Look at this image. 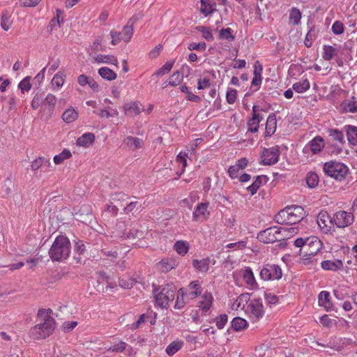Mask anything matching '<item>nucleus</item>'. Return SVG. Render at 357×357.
Instances as JSON below:
<instances>
[{
    "mask_svg": "<svg viewBox=\"0 0 357 357\" xmlns=\"http://www.w3.org/2000/svg\"><path fill=\"white\" fill-rule=\"evenodd\" d=\"M248 293L241 294L236 299L234 306L241 307L252 322L261 319L265 313L261 299L251 298Z\"/></svg>",
    "mask_w": 357,
    "mask_h": 357,
    "instance_id": "1",
    "label": "nucleus"
},
{
    "mask_svg": "<svg viewBox=\"0 0 357 357\" xmlns=\"http://www.w3.org/2000/svg\"><path fill=\"white\" fill-rule=\"evenodd\" d=\"M50 310L41 309L38 310V316L42 322L32 327L29 335L33 340H43L48 337L56 328V321L50 314Z\"/></svg>",
    "mask_w": 357,
    "mask_h": 357,
    "instance_id": "2",
    "label": "nucleus"
},
{
    "mask_svg": "<svg viewBox=\"0 0 357 357\" xmlns=\"http://www.w3.org/2000/svg\"><path fill=\"white\" fill-rule=\"evenodd\" d=\"M306 215L304 208L298 205L288 206L279 211L274 218L280 225H295Z\"/></svg>",
    "mask_w": 357,
    "mask_h": 357,
    "instance_id": "3",
    "label": "nucleus"
},
{
    "mask_svg": "<svg viewBox=\"0 0 357 357\" xmlns=\"http://www.w3.org/2000/svg\"><path fill=\"white\" fill-rule=\"evenodd\" d=\"M70 248L69 239L66 236H59L54 239L49 250L50 257L54 261H63L69 257Z\"/></svg>",
    "mask_w": 357,
    "mask_h": 357,
    "instance_id": "4",
    "label": "nucleus"
},
{
    "mask_svg": "<svg viewBox=\"0 0 357 357\" xmlns=\"http://www.w3.org/2000/svg\"><path fill=\"white\" fill-rule=\"evenodd\" d=\"M296 233L295 227H273L259 232L257 238L264 243H273Z\"/></svg>",
    "mask_w": 357,
    "mask_h": 357,
    "instance_id": "5",
    "label": "nucleus"
},
{
    "mask_svg": "<svg viewBox=\"0 0 357 357\" xmlns=\"http://www.w3.org/2000/svg\"><path fill=\"white\" fill-rule=\"evenodd\" d=\"M323 171L328 176L336 181H342L345 179L349 172V169L348 166L343 162L336 160H330L324 164Z\"/></svg>",
    "mask_w": 357,
    "mask_h": 357,
    "instance_id": "6",
    "label": "nucleus"
},
{
    "mask_svg": "<svg viewBox=\"0 0 357 357\" xmlns=\"http://www.w3.org/2000/svg\"><path fill=\"white\" fill-rule=\"evenodd\" d=\"M158 289H154L155 305L162 308H167L175 298V288L167 284L163 287L158 292Z\"/></svg>",
    "mask_w": 357,
    "mask_h": 357,
    "instance_id": "7",
    "label": "nucleus"
},
{
    "mask_svg": "<svg viewBox=\"0 0 357 357\" xmlns=\"http://www.w3.org/2000/svg\"><path fill=\"white\" fill-rule=\"evenodd\" d=\"M282 276V268L278 264L268 263L260 268L259 277L264 281L278 280Z\"/></svg>",
    "mask_w": 357,
    "mask_h": 357,
    "instance_id": "8",
    "label": "nucleus"
},
{
    "mask_svg": "<svg viewBox=\"0 0 357 357\" xmlns=\"http://www.w3.org/2000/svg\"><path fill=\"white\" fill-rule=\"evenodd\" d=\"M355 218L352 212L345 211H336L333 215V222L337 228L343 229L351 225Z\"/></svg>",
    "mask_w": 357,
    "mask_h": 357,
    "instance_id": "9",
    "label": "nucleus"
},
{
    "mask_svg": "<svg viewBox=\"0 0 357 357\" xmlns=\"http://www.w3.org/2000/svg\"><path fill=\"white\" fill-rule=\"evenodd\" d=\"M280 151L278 146L264 148L261 154L260 164L271 166L276 164L279 160Z\"/></svg>",
    "mask_w": 357,
    "mask_h": 357,
    "instance_id": "10",
    "label": "nucleus"
},
{
    "mask_svg": "<svg viewBox=\"0 0 357 357\" xmlns=\"http://www.w3.org/2000/svg\"><path fill=\"white\" fill-rule=\"evenodd\" d=\"M325 146L324 139L317 135L308 142L303 149V153L308 157L310 155H317L321 153Z\"/></svg>",
    "mask_w": 357,
    "mask_h": 357,
    "instance_id": "11",
    "label": "nucleus"
},
{
    "mask_svg": "<svg viewBox=\"0 0 357 357\" xmlns=\"http://www.w3.org/2000/svg\"><path fill=\"white\" fill-rule=\"evenodd\" d=\"M317 222L320 229L324 234L331 233L335 226L333 222V217H331L328 211L322 210L319 212L317 218Z\"/></svg>",
    "mask_w": 357,
    "mask_h": 357,
    "instance_id": "12",
    "label": "nucleus"
},
{
    "mask_svg": "<svg viewBox=\"0 0 357 357\" xmlns=\"http://www.w3.org/2000/svg\"><path fill=\"white\" fill-rule=\"evenodd\" d=\"M305 246H304V256H315L322 248V243L317 236L306 238Z\"/></svg>",
    "mask_w": 357,
    "mask_h": 357,
    "instance_id": "13",
    "label": "nucleus"
},
{
    "mask_svg": "<svg viewBox=\"0 0 357 357\" xmlns=\"http://www.w3.org/2000/svg\"><path fill=\"white\" fill-rule=\"evenodd\" d=\"M264 119V115L257 106L254 105L252 109V116L248 119L247 126L248 131L252 133L258 132L260 122Z\"/></svg>",
    "mask_w": 357,
    "mask_h": 357,
    "instance_id": "14",
    "label": "nucleus"
},
{
    "mask_svg": "<svg viewBox=\"0 0 357 357\" xmlns=\"http://www.w3.org/2000/svg\"><path fill=\"white\" fill-rule=\"evenodd\" d=\"M239 273L246 285L250 289H256L258 287V284L256 281L253 271L250 267H244L239 271Z\"/></svg>",
    "mask_w": 357,
    "mask_h": 357,
    "instance_id": "15",
    "label": "nucleus"
},
{
    "mask_svg": "<svg viewBox=\"0 0 357 357\" xmlns=\"http://www.w3.org/2000/svg\"><path fill=\"white\" fill-rule=\"evenodd\" d=\"M209 203L201 202L197 205L192 213V219L195 221L207 219L209 217L208 211Z\"/></svg>",
    "mask_w": 357,
    "mask_h": 357,
    "instance_id": "16",
    "label": "nucleus"
},
{
    "mask_svg": "<svg viewBox=\"0 0 357 357\" xmlns=\"http://www.w3.org/2000/svg\"><path fill=\"white\" fill-rule=\"evenodd\" d=\"M344 48L341 45L332 46L329 45H323L322 58L325 61H331L333 57L342 54Z\"/></svg>",
    "mask_w": 357,
    "mask_h": 357,
    "instance_id": "17",
    "label": "nucleus"
},
{
    "mask_svg": "<svg viewBox=\"0 0 357 357\" xmlns=\"http://www.w3.org/2000/svg\"><path fill=\"white\" fill-rule=\"evenodd\" d=\"M213 303V296L211 292L205 291L200 296L198 301V307L203 312L206 313L211 309Z\"/></svg>",
    "mask_w": 357,
    "mask_h": 357,
    "instance_id": "18",
    "label": "nucleus"
},
{
    "mask_svg": "<svg viewBox=\"0 0 357 357\" xmlns=\"http://www.w3.org/2000/svg\"><path fill=\"white\" fill-rule=\"evenodd\" d=\"M202 292V287L199 280H194L190 282L186 288L185 295L188 298L194 300L199 296H201Z\"/></svg>",
    "mask_w": 357,
    "mask_h": 357,
    "instance_id": "19",
    "label": "nucleus"
},
{
    "mask_svg": "<svg viewBox=\"0 0 357 357\" xmlns=\"http://www.w3.org/2000/svg\"><path fill=\"white\" fill-rule=\"evenodd\" d=\"M123 144L125 148L132 151L141 149L144 146L143 139L132 136H128L124 138Z\"/></svg>",
    "mask_w": 357,
    "mask_h": 357,
    "instance_id": "20",
    "label": "nucleus"
},
{
    "mask_svg": "<svg viewBox=\"0 0 357 357\" xmlns=\"http://www.w3.org/2000/svg\"><path fill=\"white\" fill-rule=\"evenodd\" d=\"M277 129L276 115L274 113L269 114L266 119L264 137L272 136Z\"/></svg>",
    "mask_w": 357,
    "mask_h": 357,
    "instance_id": "21",
    "label": "nucleus"
},
{
    "mask_svg": "<svg viewBox=\"0 0 357 357\" xmlns=\"http://www.w3.org/2000/svg\"><path fill=\"white\" fill-rule=\"evenodd\" d=\"M66 77V75L63 71L57 72L51 81L52 89L54 91L60 90L65 83Z\"/></svg>",
    "mask_w": 357,
    "mask_h": 357,
    "instance_id": "22",
    "label": "nucleus"
},
{
    "mask_svg": "<svg viewBox=\"0 0 357 357\" xmlns=\"http://www.w3.org/2000/svg\"><path fill=\"white\" fill-rule=\"evenodd\" d=\"M125 114L127 116H134L138 115L143 110L142 105L138 102H132L123 105Z\"/></svg>",
    "mask_w": 357,
    "mask_h": 357,
    "instance_id": "23",
    "label": "nucleus"
},
{
    "mask_svg": "<svg viewBox=\"0 0 357 357\" xmlns=\"http://www.w3.org/2000/svg\"><path fill=\"white\" fill-rule=\"evenodd\" d=\"M91 62L98 64L110 63L116 66H118V60L113 55L96 54L92 57Z\"/></svg>",
    "mask_w": 357,
    "mask_h": 357,
    "instance_id": "24",
    "label": "nucleus"
},
{
    "mask_svg": "<svg viewBox=\"0 0 357 357\" xmlns=\"http://www.w3.org/2000/svg\"><path fill=\"white\" fill-rule=\"evenodd\" d=\"M321 268L325 271H336L343 267V263L340 259L324 260L321 263Z\"/></svg>",
    "mask_w": 357,
    "mask_h": 357,
    "instance_id": "25",
    "label": "nucleus"
},
{
    "mask_svg": "<svg viewBox=\"0 0 357 357\" xmlns=\"http://www.w3.org/2000/svg\"><path fill=\"white\" fill-rule=\"evenodd\" d=\"M211 259L206 257L202 259H193L192 266L199 272L206 273L210 267Z\"/></svg>",
    "mask_w": 357,
    "mask_h": 357,
    "instance_id": "26",
    "label": "nucleus"
},
{
    "mask_svg": "<svg viewBox=\"0 0 357 357\" xmlns=\"http://www.w3.org/2000/svg\"><path fill=\"white\" fill-rule=\"evenodd\" d=\"M330 298V293L326 291H321L318 296L319 305L324 307L326 311H331L333 308Z\"/></svg>",
    "mask_w": 357,
    "mask_h": 357,
    "instance_id": "27",
    "label": "nucleus"
},
{
    "mask_svg": "<svg viewBox=\"0 0 357 357\" xmlns=\"http://www.w3.org/2000/svg\"><path fill=\"white\" fill-rule=\"evenodd\" d=\"M103 38L102 36H98L96 37L94 41L87 48L86 51L89 55L93 53L104 51L105 50V46L102 44Z\"/></svg>",
    "mask_w": 357,
    "mask_h": 357,
    "instance_id": "28",
    "label": "nucleus"
},
{
    "mask_svg": "<svg viewBox=\"0 0 357 357\" xmlns=\"http://www.w3.org/2000/svg\"><path fill=\"white\" fill-rule=\"evenodd\" d=\"M349 143L352 146H357V127L351 125L344 126Z\"/></svg>",
    "mask_w": 357,
    "mask_h": 357,
    "instance_id": "29",
    "label": "nucleus"
},
{
    "mask_svg": "<svg viewBox=\"0 0 357 357\" xmlns=\"http://www.w3.org/2000/svg\"><path fill=\"white\" fill-rule=\"evenodd\" d=\"M95 135L92 132H86L78 137L76 144L79 146L89 147L93 143Z\"/></svg>",
    "mask_w": 357,
    "mask_h": 357,
    "instance_id": "30",
    "label": "nucleus"
},
{
    "mask_svg": "<svg viewBox=\"0 0 357 357\" xmlns=\"http://www.w3.org/2000/svg\"><path fill=\"white\" fill-rule=\"evenodd\" d=\"M158 264L162 272H169L178 266V261L173 258H165L162 259Z\"/></svg>",
    "mask_w": 357,
    "mask_h": 357,
    "instance_id": "31",
    "label": "nucleus"
},
{
    "mask_svg": "<svg viewBox=\"0 0 357 357\" xmlns=\"http://www.w3.org/2000/svg\"><path fill=\"white\" fill-rule=\"evenodd\" d=\"M78 112L73 107H70L66 109L63 114L62 119L66 123H70L76 121L78 118Z\"/></svg>",
    "mask_w": 357,
    "mask_h": 357,
    "instance_id": "32",
    "label": "nucleus"
},
{
    "mask_svg": "<svg viewBox=\"0 0 357 357\" xmlns=\"http://www.w3.org/2000/svg\"><path fill=\"white\" fill-rule=\"evenodd\" d=\"M130 21H128L127 24L123 26L122 31L120 32L121 38H122L123 41L125 43H128L131 40V38L133 36L134 22H132L131 24H130Z\"/></svg>",
    "mask_w": 357,
    "mask_h": 357,
    "instance_id": "33",
    "label": "nucleus"
},
{
    "mask_svg": "<svg viewBox=\"0 0 357 357\" xmlns=\"http://www.w3.org/2000/svg\"><path fill=\"white\" fill-rule=\"evenodd\" d=\"M184 342L181 340H176L171 342L165 349V351L168 356H173L177 351H178L183 346Z\"/></svg>",
    "mask_w": 357,
    "mask_h": 357,
    "instance_id": "34",
    "label": "nucleus"
},
{
    "mask_svg": "<svg viewBox=\"0 0 357 357\" xmlns=\"http://www.w3.org/2000/svg\"><path fill=\"white\" fill-rule=\"evenodd\" d=\"M310 87V84L307 79H302L292 85V89L298 93L307 91Z\"/></svg>",
    "mask_w": 357,
    "mask_h": 357,
    "instance_id": "35",
    "label": "nucleus"
},
{
    "mask_svg": "<svg viewBox=\"0 0 357 357\" xmlns=\"http://www.w3.org/2000/svg\"><path fill=\"white\" fill-rule=\"evenodd\" d=\"M174 248L179 255L184 256L188 253L190 245L185 241H177L174 245Z\"/></svg>",
    "mask_w": 357,
    "mask_h": 357,
    "instance_id": "36",
    "label": "nucleus"
},
{
    "mask_svg": "<svg viewBox=\"0 0 357 357\" xmlns=\"http://www.w3.org/2000/svg\"><path fill=\"white\" fill-rule=\"evenodd\" d=\"M98 74L102 78L109 81L114 80L117 77L116 73L107 67L99 68Z\"/></svg>",
    "mask_w": 357,
    "mask_h": 357,
    "instance_id": "37",
    "label": "nucleus"
},
{
    "mask_svg": "<svg viewBox=\"0 0 357 357\" xmlns=\"http://www.w3.org/2000/svg\"><path fill=\"white\" fill-rule=\"evenodd\" d=\"M201 1V8L200 11L205 16H207L213 13L215 10V4L211 3L209 0H200Z\"/></svg>",
    "mask_w": 357,
    "mask_h": 357,
    "instance_id": "38",
    "label": "nucleus"
},
{
    "mask_svg": "<svg viewBox=\"0 0 357 357\" xmlns=\"http://www.w3.org/2000/svg\"><path fill=\"white\" fill-rule=\"evenodd\" d=\"M231 327L235 331H241L248 327V321L241 317H235L231 321Z\"/></svg>",
    "mask_w": 357,
    "mask_h": 357,
    "instance_id": "39",
    "label": "nucleus"
},
{
    "mask_svg": "<svg viewBox=\"0 0 357 357\" xmlns=\"http://www.w3.org/2000/svg\"><path fill=\"white\" fill-rule=\"evenodd\" d=\"M56 102V96L52 93H48L45 98L44 97L43 105L49 112H52L54 111Z\"/></svg>",
    "mask_w": 357,
    "mask_h": 357,
    "instance_id": "40",
    "label": "nucleus"
},
{
    "mask_svg": "<svg viewBox=\"0 0 357 357\" xmlns=\"http://www.w3.org/2000/svg\"><path fill=\"white\" fill-rule=\"evenodd\" d=\"M219 38L232 42L235 39V36L233 34V30L231 28H223L219 31Z\"/></svg>",
    "mask_w": 357,
    "mask_h": 357,
    "instance_id": "41",
    "label": "nucleus"
},
{
    "mask_svg": "<svg viewBox=\"0 0 357 357\" xmlns=\"http://www.w3.org/2000/svg\"><path fill=\"white\" fill-rule=\"evenodd\" d=\"M305 180L307 185L310 188H315L319 181L318 175L314 172L307 173Z\"/></svg>",
    "mask_w": 357,
    "mask_h": 357,
    "instance_id": "42",
    "label": "nucleus"
},
{
    "mask_svg": "<svg viewBox=\"0 0 357 357\" xmlns=\"http://www.w3.org/2000/svg\"><path fill=\"white\" fill-rule=\"evenodd\" d=\"M343 107L347 112H357V99L353 97L351 99L346 100L343 103Z\"/></svg>",
    "mask_w": 357,
    "mask_h": 357,
    "instance_id": "43",
    "label": "nucleus"
},
{
    "mask_svg": "<svg viewBox=\"0 0 357 357\" xmlns=\"http://www.w3.org/2000/svg\"><path fill=\"white\" fill-rule=\"evenodd\" d=\"M72 156L70 151L68 149H63L59 154L56 155L53 158L54 162L56 165L61 164L65 160Z\"/></svg>",
    "mask_w": 357,
    "mask_h": 357,
    "instance_id": "44",
    "label": "nucleus"
},
{
    "mask_svg": "<svg viewBox=\"0 0 357 357\" xmlns=\"http://www.w3.org/2000/svg\"><path fill=\"white\" fill-rule=\"evenodd\" d=\"M196 29L201 32L203 38L207 41H213L214 40L213 35L210 28L204 26H198Z\"/></svg>",
    "mask_w": 357,
    "mask_h": 357,
    "instance_id": "45",
    "label": "nucleus"
},
{
    "mask_svg": "<svg viewBox=\"0 0 357 357\" xmlns=\"http://www.w3.org/2000/svg\"><path fill=\"white\" fill-rule=\"evenodd\" d=\"M328 135L331 137L333 140L339 142V143H343L344 142V135L343 132L337 128H332L328 130Z\"/></svg>",
    "mask_w": 357,
    "mask_h": 357,
    "instance_id": "46",
    "label": "nucleus"
},
{
    "mask_svg": "<svg viewBox=\"0 0 357 357\" xmlns=\"http://www.w3.org/2000/svg\"><path fill=\"white\" fill-rule=\"evenodd\" d=\"M62 15H63V11L61 10H60L59 8L56 10V17H54L50 21V25L52 29L55 27L56 24L57 25L58 27H60L61 24L64 21V19H63V17L62 16Z\"/></svg>",
    "mask_w": 357,
    "mask_h": 357,
    "instance_id": "47",
    "label": "nucleus"
},
{
    "mask_svg": "<svg viewBox=\"0 0 357 357\" xmlns=\"http://www.w3.org/2000/svg\"><path fill=\"white\" fill-rule=\"evenodd\" d=\"M44 93L42 92H37L31 103L33 109H37L40 105H43Z\"/></svg>",
    "mask_w": 357,
    "mask_h": 357,
    "instance_id": "48",
    "label": "nucleus"
},
{
    "mask_svg": "<svg viewBox=\"0 0 357 357\" xmlns=\"http://www.w3.org/2000/svg\"><path fill=\"white\" fill-rule=\"evenodd\" d=\"M301 13L296 8H292L289 12V20L295 25H298L301 23Z\"/></svg>",
    "mask_w": 357,
    "mask_h": 357,
    "instance_id": "49",
    "label": "nucleus"
},
{
    "mask_svg": "<svg viewBox=\"0 0 357 357\" xmlns=\"http://www.w3.org/2000/svg\"><path fill=\"white\" fill-rule=\"evenodd\" d=\"M12 22L10 20V16L8 12H5L2 14L1 18V26L4 31H8L11 27Z\"/></svg>",
    "mask_w": 357,
    "mask_h": 357,
    "instance_id": "50",
    "label": "nucleus"
},
{
    "mask_svg": "<svg viewBox=\"0 0 357 357\" xmlns=\"http://www.w3.org/2000/svg\"><path fill=\"white\" fill-rule=\"evenodd\" d=\"M174 65L173 61L166 62L161 68H160L154 74L157 77L162 76L168 73L172 68Z\"/></svg>",
    "mask_w": 357,
    "mask_h": 357,
    "instance_id": "51",
    "label": "nucleus"
},
{
    "mask_svg": "<svg viewBox=\"0 0 357 357\" xmlns=\"http://www.w3.org/2000/svg\"><path fill=\"white\" fill-rule=\"evenodd\" d=\"M126 343L125 342L119 341L109 347H105V349L110 352H123L126 349Z\"/></svg>",
    "mask_w": 357,
    "mask_h": 357,
    "instance_id": "52",
    "label": "nucleus"
},
{
    "mask_svg": "<svg viewBox=\"0 0 357 357\" xmlns=\"http://www.w3.org/2000/svg\"><path fill=\"white\" fill-rule=\"evenodd\" d=\"M183 75L179 71L174 72L169 78L168 84L172 86H177L183 81Z\"/></svg>",
    "mask_w": 357,
    "mask_h": 357,
    "instance_id": "53",
    "label": "nucleus"
},
{
    "mask_svg": "<svg viewBox=\"0 0 357 357\" xmlns=\"http://www.w3.org/2000/svg\"><path fill=\"white\" fill-rule=\"evenodd\" d=\"M31 77L27 76L24 77L19 84L18 88L21 90L22 93L28 92L31 89V84L30 83Z\"/></svg>",
    "mask_w": 357,
    "mask_h": 357,
    "instance_id": "54",
    "label": "nucleus"
},
{
    "mask_svg": "<svg viewBox=\"0 0 357 357\" xmlns=\"http://www.w3.org/2000/svg\"><path fill=\"white\" fill-rule=\"evenodd\" d=\"M214 321L218 329H222L228 321V317L226 314H220L215 318Z\"/></svg>",
    "mask_w": 357,
    "mask_h": 357,
    "instance_id": "55",
    "label": "nucleus"
},
{
    "mask_svg": "<svg viewBox=\"0 0 357 357\" xmlns=\"http://www.w3.org/2000/svg\"><path fill=\"white\" fill-rule=\"evenodd\" d=\"M184 292L183 289H180L178 291L177 298L176 300V303L174 305V308L181 310L185 306V301H184Z\"/></svg>",
    "mask_w": 357,
    "mask_h": 357,
    "instance_id": "56",
    "label": "nucleus"
},
{
    "mask_svg": "<svg viewBox=\"0 0 357 357\" xmlns=\"http://www.w3.org/2000/svg\"><path fill=\"white\" fill-rule=\"evenodd\" d=\"M331 30L335 35H340L344 32V25L342 22L336 20L333 22Z\"/></svg>",
    "mask_w": 357,
    "mask_h": 357,
    "instance_id": "57",
    "label": "nucleus"
},
{
    "mask_svg": "<svg viewBox=\"0 0 357 357\" xmlns=\"http://www.w3.org/2000/svg\"><path fill=\"white\" fill-rule=\"evenodd\" d=\"M189 50L205 51L206 49V44L204 42L200 43H190L188 47Z\"/></svg>",
    "mask_w": 357,
    "mask_h": 357,
    "instance_id": "58",
    "label": "nucleus"
},
{
    "mask_svg": "<svg viewBox=\"0 0 357 357\" xmlns=\"http://www.w3.org/2000/svg\"><path fill=\"white\" fill-rule=\"evenodd\" d=\"M246 241H240L236 243H230L226 245V248L238 250L244 249L246 247Z\"/></svg>",
    "mask_w": 357,
    "mask_h": 357,
    "instance_id": "59",
    "label": "nucleus"
},
{
    "mask_svg": "<svg viewBox=\"0 0 357 357\" xmlns=\"http://www.w3.org/2000/svg\"><path fill=\"white\" fill-rule=\"evenodd\" d=\"M188 157V154L186 152L181 151L176 156V162L181 163L183 165V172H184L185 168L187 167V158Z\"/></svg>",
    "mask_w": 357,
    "mask_h": 357,
    "instance_id": "60",
    "label": "nucleus"
},
{
    "mask_svg": "<svg viewBox=\"0 0 357 357\" xmlns=\"http://www.w3.org/2000/svg\"><path fill=\"white\" fill-rule=\"evenodd\" d=\"M237 91L234 89H229L226 94V100L229 104H234L236 100Z\"/></svg>",
    "mask_w": 357,
    "mask_h": 357,
    "instance_id": "61",
    "label": "nucleus"
},
{
    "mask_svg": "<svg viewBox=\"0 0 357 357\" xmlns=\"http://www.w3.org/2000/svg\"><path fill=\"white\" fill-rule=\"evenodd\" d=\"M112 38L111 44L112 45H118L121 41H123L120 32L112 30L109 33Z\"/></svg>",
    "mask_w": 357,
    "mask_h": 357,
    "instance_id": "62",
    "label": "nucleus"
},
{
    "mask_svg": "<svg viewBox=\"0 0 357 357\" xmlns=\"http://www.w3.org/2000/svg\"><path fill=\"white\" fill-rule=\"evenodd\" d=\"M264 299L269 305H275L278 302V297L271 292L264 293Z\"/></svg>",
    "mask_w": 357,
    "mask_h": 357,
    "instance_id": "63",
    "label": "nucleus"
},
{
    "mask_svg": "<svg viewBox=\"0 0 357 357\" xmlns=\"http://www.w3.org/2000/svg\"><path fill=\"white\" fill-rule=\"evenodd\" d=\"M60 61L59 59L50 61L48 64L45 66L47 67V71L49 74H52L56 70H57L59 67Z\"/></svg>",
    "mask_w": 357,
    "mask_h": 357,
    "instance_id": "64",
    "label": "nucleus"
}]
</instances>
